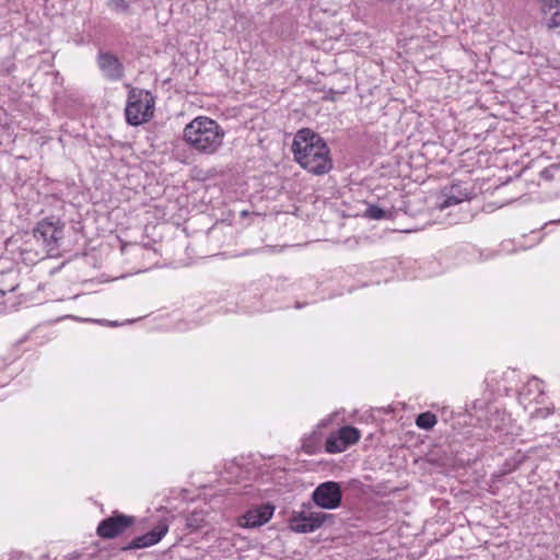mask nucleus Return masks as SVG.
Listing matches in <instances>:
<instances>
[{
	"label": "nucleus",
	"mask_w": 560,
	"mask_h": 560,
	"mask_svg": "<svg viewBox=\"0 0 560 560\" xmlns=\"http://www.w3.org/2000/svg\"><path fill=\"white\" fill-rule=\"evenodd\" d=\"M294 161L314 175L327 174L332 168L326 141L310 128L299 130L292 142Z\"/></svg>",
	"instance_id": "f257e3e1"
},
{
	"label": "nucleus",
	"mask_w": 560,
	"mask_h": 560,
	"mask_svg": "<svg viewBox=\"0 0 560 560\" xmlns=\"http://www.w3.org/2000/svg\"><path fill=\"white\" fill-rule=\"evenodd\" d=\"M225 131L213 119L199 116L184 128L183 137L186 143L203 154H213L223 143Z\"/></svg>",
	"instance_id": "f03ea898"
},
{
	"label": "nucleus",
	"mask_w": 560,
	"mask_h": 560,
	"mask_svg": "<svg viewBox=\"0 0 560 560\" xmlns=\"http://www.w3.org/2000/svg\"><path fill=\"white\" fill-rule=\"evenodd\" d=\"M155 97L148 90L131 88L125 108L126 121L130 126L148 122L153 117Z\"/></svg>",
	"instance_id": "7ed1b4c3"
},
{
	"label": "nucleus",
	"mask_w": 560,
	"mask_h": 560,
	"mask_svg": "<svg viewBox=\"0 0 560 560\" xmlns=\"http://www.w3.org/2000/svg\"><path fill=\"white\" fill-rule=\"evenodd\" d=\"M326 522L332 523L334 515L325 512L300 511L293 512L289 518V527L295 533H312Z\"/></svg>",
	"instance_id": "20e7f679"
},
{
	"label": "nucleus",
	"mask_w": 560,
	"mask_h": 560,
	"mask_svg": "<svg viewBox=\"0 0 560 560\" xmlns=\"http://www.w3.org/2000/svg\"><path fill=\"white\" fill-rule=\"evenodd\" d=\"M33 236L43 241L47 253H52L59 248V242L63 237V224L59 220L55 222L44 219L34 228Z\"/></svg>",
	"instance_id": "39448f33"
},
{
	"label": "nucleus",
	"mask_w": 560,
	"mask_h": 560,
	"mask_svg": "<svg viewBox=\"0 0 560 560\" xmlns=\"http://www.w3.org/2000/svg\"><path fill=\"white\" fill-rule=\"evenodd\" d=\"M313 502L326 510H335L341 505L342 490L337 481H325L319 483L312 493Z\"/></svg>",
	"instance_id": "423d86ee"
},
{
	"label": "nucleus",
	"mask_w": 560,
	"mask_h": 560,
	"mask_svg": "<svg viewBox=\"0 0 560 560\" xmlns=\"http://www.w3.org/2000/svg\"><path fill=\"white\" fill-rule=\"evenodd\" d=\"M135 521L133 516L114 513L112 516L101 521L96 528V534L104 539H114L132 526Z\"/></svg>",
	"instance_id": "0eeeda50"
},
{
	"label": "nucleus",
	"mask_w": 560,
	"mask_h": 560,
	"mask_svg": "<svg viewBox=\"0 0 560 560\" xmlns=\"http://www.w3.org/2000/svg\"><path fill=\"white\" fill-rule=\"evenodd\" d=\"M168 532L167 524L160 522L153 529L144 535L135 537L129 544L120 548L121 551L148 548L156 545Z\"/></svg>",
	"instance_id": "6e6552de"
},
{
	"label": "nucleus",
	"mask_w": 560,
	"mask_h": 560,
	"mask_svg": "<svg viewBox=\"0 0 560 560\" xmlns=\"http://www.w3.org/2000/svg\"><path fill=\"white\" fill-rule=\"evenodd\" d=\"M96 60L104 78L109 81H118L122 79L125 70L117 56L108 51H100Z\"/></svg>",
	"instance_id": "1a4fd4ad"
},
{
	"label": "nucleus",
	"mask_w": 560,
	"mask_h": 560,
	"mask_svg": "<svg viewBox=\"0 0 560 560\" xmlns=\"http://www.w3.org/2000/svg\"><path fill=\"white\" fill-rule=\"evenodd\" d=\"M471 198V189L464 187L460 183H454L451 186L444 187L441 190V202L439 205V208L443 210L451 206L458 205L465 200H470Z\"/></svg>",
	"instance_id": "9d476101"
},
{
	"label": "nucleus",
	"mask_w": 560,
	"mask_h": 560,
	"mask_svg": "<svg viewBox=\"0 0 560 560\" xmlns=\"http://www.w3.org/2000/svg\"><path fill=\"white\" fill-rule=\"evenodd\" d=\"M275 506L265 504L255 509L248 510L243 515L242 526L247 528H255L266 524L273 515Z\"/></svg>",
	"instance_id": "9b49d317"
},
{
	"label": "nucleus",
	"mask_w": 560,
	"mask_h": 560,
	"mask_svg": "<svg viewBox=\"0 0 560 560\" xmlns=\"http://www.w3.org/2000/svg\"><path fill=\"white\" fill-rule=\"evenodd\" d=\"M337 432L341 436L346 448L352 444H355L361 436L360 431L351 425L341 427Z\"/></svg>",
	"instance_id": "f8f14e48"
},
{
	"label": "nucleus",
	"mask_w": 560,
	"mask_h": 560,
	"mask_svg": "<svg viewBox=\"0 0 560 560\" xmlns=\"http://www.w3.org/2000/svg\"><path fill=\"white\" fill-rule=\"evenodd\" d=\"M325 450L330 454L341 453L346 450L345 443L338 432H334L327 438Z\"/></svg>",
	"instance_id": "ddd939ff"
},
{
	"label": "nucleus",
	"mask_w": 560,
	"mask_h": 560,
	"mask_svg": "<svg viewBox=\"0 0 560 560\" xmlns=\"http://www.w3.org/2000/svg\"><path fill=\"white\" fill-rule=\"evenodd\" d=\"M206 525V515L203 511H192L186 517V526L196 532Z\"/></svg>",
	"instance_id": "4468645a"
},
{
	"label": "nucleus",
	"mask_w": 560,
	"mask_h": 560,
	"mask_svg": "<svg viewBox=\"0 0 560 560\" xmlns=\"http://www.w3.org/2000/svg\"><path fill=\"white\" fill-rule=\"evenodd\" d=\"M436 416L430 411L422 412L416 418L417 427L423 430H431L436 424Z\"/></svg>",
	"instance_id": "2eb2a0df"
},
{
	"label": "nucleus",
	"mask_w": 560,
	"mask_h": 560,
	"mask_svg": "<svg viewBox=\"0 0 560 560\" xmlns=\"http://www.w3.org/2000/svg\"><path fill=\"white\" fill-rule=\"evenodd\" d=\"M319 445V435L316 432H313L310 436L303 439L302 448L308 453L313 454L316 452Z\"/></svg>",
	"instance_id": "dca6fc26"
},
{
	"label": "nucleus",
	"mask_w": 560,
	"mask_h": 560,
	"mask_svg": "<svg viewBox=\"0 0 560 560\" xmlns=\"http://www.w3.org/2000/svg\"><path fill=\"white\" fill-rule=\"evenodd\" d=\"M366 215L373 220H381V219L385 218L386 212L378 206L371 205L366 209Z\"/></svg>",
	"instance_id": "f3484780"
},
{
	"label": "nucleus",
	"mask_w": 560,
	"mask_h": 560,
	"mask_svg": "<svg viewBox=\"0 0 560 560\" xmlns=\"http://www.w3.org/2000/svg\"><path fill=\"white\" fill-rule=\"evenodd\" d=\"M541 3V12L544 14H547L552 9H559L560 8V0H539Z\"/></svg>",
	"instance_id": "a211bd4d"
},
{
	"label": "nucleus",
	"mask_w": 560,
	"mask_h": 560,
	"mask_svg": "<svg viewBox=\"0 0 560 560\" xmlns=\"http://www.w3.org/2000/svg\"><path fill=\"white\" fill-rule=\"evenodd\" d=\"M546 25L549 30L560 26V8L551 14Z\"/></svg>",
	"instance_id": "6ab92c4d"
},
{
	"label": "nucleus",
	"mask_w": 560,
	"mask_h": 560,
	"mask_svg": "<svg viewBox=\"0 0 560 560\" xmlns=\"http://www.w3.org/2000/svg\"><path fill=\"white\" fill-rule=\"evenodd\" d=\"M110 5L114 10L119 12H127L129 9V4L126 2V0H112Z\"/></svg>",
	"instance_id": "aec40b11"
},
{
	"label": "nucleus",
	"mask_w": 560,
	"mask_h": 560,
	"mask_svg": "<svg viewBox=\"0 0 560 560\" xmlns=\"http://www.w3.org/2000/svg\"><path fill=\"white\" fill-rule=\"evenodd\" d=\"M109 325L113 326V327H116V326H118V323L117 322H110Z\"/></svg>",
	"instance_id": "412c9836"
}]
</instances>
